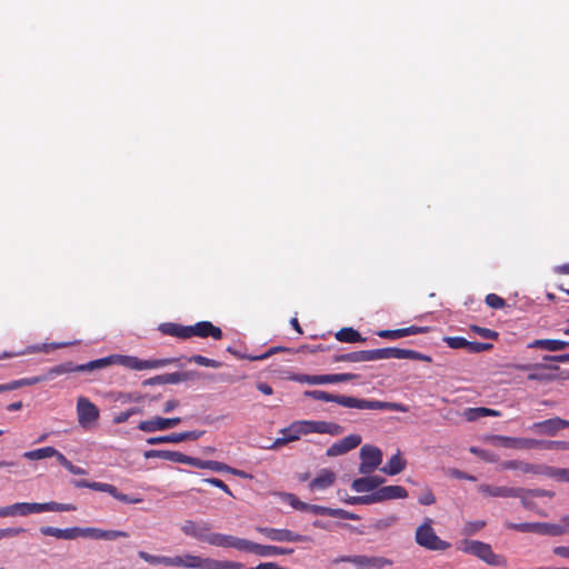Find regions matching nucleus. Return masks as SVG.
Here are the masks:
<instances>
[{"label":"nucleus","instance_id":"nucleus-1","mask_svg":"<svg viewBox=\"0 0 569 569\" xmlns=\"http://www.w3.org/2000/svg\"><path fill=\"white\" fill-rule=\"evenodd\" d=\"M303 397L325 402H336L345 408H356L360 410L409 411L407 406L399 402L360 399L350 396L333 395L323 390H307L303 392Z\"/></svg>","mask_w":569,"mask_h":569},{"label":"nucleus","instance_id":"nucleus-2","mask_svg":"<svg viewBox=\"0 0 569 569\" xmlns=\"http://www.w3.org/2000/svg\"><path fill=\"white\" fill-rule=\"evenodd\" d=\"M40 532L43 536L54 537L57 539L74 540L77 538H90L94 540H116L118 538H127L129 533L122 530H104L100 528H80L72 527L60 529L56 527H41Z\"/></svg>","mask_w":569,"mask_h":569},{"label":"nucleus","instance_id":"nucleus-3","mask_svg":"<svg viewBox=\"0 0 569 569\" xmlns=\"http://www.w3.org/2000/svg\"><path fill=\"white\" fill-rule=\"evenodd\" d=\"M211 528L212 526L208 521L184 520L181 526V531L187 537L193 538L198 541L207 542L211 546L232 548L234 536L212 532Z\"/></svg>","mask_w":569,"mask_h":569},{"label":"nucleus","instance_id":"nucleus-4","mask_svg":"<svg viewBox=\"0 0 569 569\" xmlns=\"http://www.w3.org/2000/svg\"><path fill=\"white\" fill-rule=\"evenodd\" d=\"M173 362L174 359L170 358L142 360L134 356L111 355L104 358L92 360L90 367L99 370L110 365H120L131 370H148L162 368Z\"/></svg>","mask_w":569,"mask_h":569},{"label":"nucleus","instance_id":"nucleus-5","mask_svg":"<svg viewBox=\"0 0 569 569\" xmlns=\"http://www.w3.org/2000/svg\"><path fill=\"white\" fill-rule=\"evenodd\" d=\"M432 520L430 518H426L422 525H420L416 530V542L432 551H445L450 547V543L440 539L433 528Z\"/></svg>","mask_w":569,"mask_h":569},{"label":"nucleus","instance_id":"nucleus-6","mask_svg":"<svg viewBox=\"0 0 569 569\" xmlns=\"http://www.w3.org/2000/svg\"><path fill=\"white\" fill-rule=\"evenodd\" d=\"M14 516H28L30 513H40L47 511H74L76 506L72 503L50 502H16L13 503Z\"/></svg>","mask_w":569,"mask_h":569},{"label":"nucleus","instance_id":"nucleus-7","mask_svg":"<svg viewBox=\"0 0 569 569\" xmlns=\"http://www.w3.org/2000/svg\"><path fill=\"white\" fill-rule=\"evenodd\" d=\"M232 548L240 550V551L256 553L260 557L291 555L293 552V549H291V548L260 545V543H256V542L249 541L247 539L237 538V537H234Z\"/></svg>","mask_w":569,"mask_h":569},{"label":"nucleus","instance_id":"nucleus-8","mask_svg":"<svg viewBox=\"0 0 569 569\" xmlns=\"http://www.w3.org/2000/svg\"><path fill=\"white\" fill-rule=\"evenodd\" d=\"M507 528L519 531V532H533L542 536H562L566 535V529L560 528L558 523L548 522H521L513 523L508 522Z\"/></svg>","mask_w":569,"mask_h":569},{"label":"nucleus","instance_id":"nucleus-9","mask_svg":"<svg viewBox=\"0 0 569 569\" xmlns=\"http://www.w3.org/2000/svg\"><path fill=\"white\" fill-rule=\"evenodd\" d=\"M359 376L351 372L346 373H329V375H296L292 379L300 383H307L311 386L317 385H329L340 383L357 379Z\"/></svg>","mask_w":569,"mask_h":569},{"label":"nucleus","instance_id":"nucleus-10","mask_svg":"<svg viewBox=\"0 0 569 569\" xmlns=\"http://www.w3.org/2000/svg\"><path fill=\"white\" fill-rule=\"evenodd\" d=\"M360 459L359 472L371 475L382 462V451L376 446L365 445L360 449Z\"/></svg>","mask_w":569,"mask_h":569},{"label":"nucleus","instance_id":"nucleus-11","mask_svg":"<svg viewBox=\"0 0 569 569\" xmlns=\"http://www.w3.org/2000/svg\"><path fill=\"white\" fill-rule=\"evenodd\" d=\"M465 550L490 566H500L505 562L501 556L495 553L490 545L478 540L467 542Z\"/></svg>","mask_w":569,"mask_h":569},{"label":"nucleus","instance_id":"nucleus-12","mask_svg":"<svg viewBox=\"0 0 569 569\" xmlns=\"http://www.w3.org/2000/svg\"><path fill=\"white\" fill-rule=\"evenodd\" d=\"M257 531L271 541L278 542H310L309 536L296 533L289 529H277L269 527H257Z\"/></svg>","mask_w":569,"mask_h":569},{"label":"nucleus","instance_id":"nucleus-13","mask_svg":"<svg viewBox=\"0 0 569 569\" xmlns=\"http://www.w3.org/2000/svg\"><path fill=\"white\" fill-rule=\"evenodd\" d=\"M566 428H569V420L562 419L560 417H553L535 422L530 427V430L539 436L555 437L560 430Z\"/></svg>","mask_w":569,"mask_h":569},{"label":"nucleus","instance_id":"nucleus-14","mask_svg":"<svg viewBox=\"0 0 569 569\" xmlns=\"http://www.w3.org/2000/svg\"><path fill=\"white\" fill-rule=\"evenodd\" d=\"M335 562H350L355 565L358 569H381L391 562L383 557H368V556H342L336 559Z\"/></svg>","mask_w":569,"mask_h":569},{"label":"nucleus","instance_id":"nucleus-15","mask_svg":"<svg viewBox=\"0 0 569 569\" xmlns=\"http://www.w3.org/2000/svg\"><path fill=\"white\" fill-rule=\"evenodd\" d=\"M77 415L80 426L86 427L99 418L98 407L86 397H79L77 401Z\"/></svg>","mask_w":569,"mask_h":569},{"label":"nucleus","instance_id":"nucleus-16","mask_svg":"<svg viewBox=\"0 0 569 569\" xmlns=\"http://www.w3.org/2000/svg\"><path fill=\"white\" fill-rule=\"evenodd\" d=\"M180 417H173V418H162V417H153L149 420L140 421L138 425V429L143 432H156V431H162L171 429L176 426H178L181 422Z\"/></svg>","mask_w":569,"mask_h":569},{"label":"nucleus","instance_id":"nucleus-17","mask_svg":"<svg viewBox=\"0 0 569 569\" xmlns=\"http://www.w3.org/2000/svg\"><path fill=\"white\" fill-rule=\"evenodd\" d=\"M305 425L306 435L321 433L330 436H339L343 432V427L339 423L323 420H302Z\"/></svg>","mask_w":569,"mask_h":569},{"label":"nucleus","instance_id":"nucleus-18","mask_svg":"<svg viewBox=\"0 0 569 569\" xmlns=\"http://www.w3.org/2000/svg\"><path fill=\"white\" fill-rule=\"evenodd\" d=\"M372 503L393 500V499H405L408 497V491L402 486L391 485L379 487L376 491L371 492Z\"/></svg>","mask_w":569,"mask_h":569},{"label":"nucleus","instance_id":"nucleus-19","mask_svg":"<svg viewBox=\"0 0 569 569\" xmlns=\"http://www.w3.org/2000/svg\"><path fill=\"white\" fill-rule=\"evenodd\" d=\"M493 441L505 448L538 449L539 439L495 436Z\"/></svg>","mask_w":569,"mask_h":569},{"label":"nucleus","instance_id":"nucleus-20","mask_svg":"<svg viewBox=\"0 0 569 569\" xmlns=\"http://www.w3.org/2000/svg\"><path fill=\"white\" fill-rule=\"evenodd\" d=\"M361 443L359 435H349L343 439L332 443L326 451L328 457H338L357 448Z\"/></svg>","mask_w":569,"mask_h":569},{"label":"nucleus","instance_id":"nucleus-21","mask_svg":"<svg viewBox=\"0 0 569 569\" xmlns=\"http://www.w3.org/2000/svg\"><path fill=\"white\" fill-rule=\"evenodd\" d=\"M197 336L200 338L212 337L220 340L223 337L222 330L212 325L210 321H199L193 326H189V338Z\"/></svg>","mask_w":569,"mask_h":569},{"label":"nucleus","instance_id":"nucleus-22","mask_svg":"<svg viewBox=\"0 0 569 569\" xmlns=\"http://www.w3.org/2000/svg\"><path fill=\"white\" fill-rule=\"evenodd\" d=\"M478 491L488 497H520L525 489L513 487H499L491 485H480Z\"/></svg>","mask_w":569,"mask_h":569},{"label":"nucleus","instance_id":"nucleus-23","mask_svg":"<svg viewBox=\"0 0 569 569\" xmlns=\"http://www.w3.org/2000/svg\"><path fill=\"white\" fill-rule=\"evenodd\" d=\"M91 490L107 492L110 496H112L114 499L122 501L124 503L136 505V503H140L142 501L141 498H134V497L119 492L117 487L113 485H110V483L92 481Z\"/></svg>","mask_w":569,"mask_h":569},{"label":"nucleus","instance_id":"nucleus-24","mask_svg":"<svg viewBox=\"0 0 569 569\" xmlns=\"http://www.w3.org/2000/svg\"><path fill=\"white\" fill-rule=\"evenodd\" d=\"M91 490L107 492L110 496H112L114 499L122 501L124 503L136 505V503H140L142 501L141 498H134V497L119 492L117 487L113 485H110V483L92 481Z\"/></svg>","mask_w":569,"mask_h":569},{"label":"nucleus","instance_id":"nucleus-25","mask_svg":"<svg viewBox=\"0 0 569 569\" xmlns=\"http://www.w3.org/2000/svg\"><path fill=\"white\" fill-rule=\"evenodd\" d=\"M91 361L83 365H74L73 362H63L58 366L50 368L46 373L48 379H53L57 376H61L64 373L78 372V371H94L96 368L90 367Z\"/></svg>","mask_w":569,"mask_h":569},{"label":"nucleus","instance_id":"nucleus-26","mask_svg":"<svg viewBox=\"0 0 569 569\" xmlns=\"http://www.w3.org/2000/svg\"><path fill=\"white\" fill-rule=\"evenodd\" d=\"M428 331H429L428 327L410 326L407 328L395 329V330H389V329L379 330L377 332V336L380 338H383V339L396 340V339H400V338L408 337V336L425 333Z\"/></svg>","mask_w":569,"mask_h":569},{"label":"nucleus","instance_id":"nucleus-27","mask_svg":"<svg viewBox=\"0 0 569 569\" xmlns=\"http://www.w3.org/2000/svg\"><path fill=\"white\" fill-rule=\"evenodd\" d=\"M385 479L379 476H368L355 479L351 483V489L356 492H369L376 491Z\"/></svg>","mask_w":569,"mask_h":569},{"label":"nucleus","instance_id":"nucleus-28","mask_svg":"<svg viewBox=\"0 0 569 569\" xmlns=\"http://www.w3.org/2000/svg\"><path fill=\"white\" fill-rule=\"evenodd\" d=\"M336 478L337 476L332 470L321 469L317 477L310 481L309 488L311 490H325L335 483Z\"/></svg>","mask_w":569,"mask_h":569},{"label":"nucleus","instance_id":"nucleus-29","mask_svg":"<svg viewBox=\"0 0 569 569\" xmlns=\"http://www.w3.org/2000/svg\"><path fill=\"white\" fill-rule=\"evenodd\" d=\"M502 470H520L523 473H542L541 468L537 465L525 462L521 460H506L500 463Z\"/></svg>","mask_w":569,"mask_h":569},{"label":"nucleus","instance_id":"nucleus-30","mask_svg":"<svg viewBox=\"0 0 569 569\" xmlns=\"http://www.w3.org/2000/svg\"><path fill=\"white\" fill-rule=\"evenodd\" d=\"M243 565L241 562L236 561H220L212 558H202L200 559L199 569H242Z\"/></svg>","mask_w":569,"mask_h":569},{"label":"nucleus","instance_id":"nucleus-31","mask_svg":"<svg viewBox=\"0 0 569 569\" xmlns=\"http://www.w3.org/2000/svg\"><path fill=\"white\" fill-rule=\"evenodd\" d=\"M159 330L163 335L176 337L179 339L189 338V326H182L174 322H164L159 326Z\"/></svg>","mask_w":569,"mask_h":569},{"label":"nucleus","instance_id":"nucleus-32","mask_svg":"<svg viewBox=\"0 0 569 569\" xmlns=\"http://www.w3.org/2000/svg\"><path fill=\"white\" fill-rule=\"evenodd\" d=\"M336 362H369L372 361L371 350H359L335 356Z\"/></svg>","mask_w":569,"mask_h":569},{"label":"nucleus","instance_id":"nucleus-33","mask_svg":"<svg viewBox=\"0 0 569 569\" xmlns=\"http://www.w3.org/2000/svg\"><path fill=\"white\" fill-rule=\"evenodd\" d=\"M462 415L468 421H476L483 417H500L501 412L490 408L476 407L467 408Z\"/></svg>","mask_w":569,"mask_h":569},{"label":"nucleus","instance_id":"nucleus-34","mask_svg":"<svg viewBox=\"0 0 569 569\" xmlns=\"http://www.w3.org/2000/svg\"><path fill=\"white\" fill-rule=\"evenodd\" d=\"M372 361L381 359H405V349L401 348H381L371 350Z\"/></svg>","mask_w":569,"mask_h":569},{"label":"nucleus","instance_id":"nucleus-35","mask_svg":"<svg viewBox=\"0 0 569 569\" xmlns=\"http://www.w3.org/2000/svg\"><path fill=\"white\" fill-rule=\"evenodd\" d=\"M528 348L543 349L548 351H559L567 348L563 340L557 339H537L528 345Z\"/></svg>","mask_w":569,"mask_h":569},{"label":"nucleus","instance_id":"nucleus-36","mask_svg":"<svg viewBox=\"0 0 569 569\" xmlns=\"http://www.w3.org/2000/svg\"><path fill=\"white\" fill-rule=\"evenodd\" d=\"M406 468V460L400 456V453L393 455L387 465L381 468V471L389 476H396L400 473Z\"/></svg>","mask_w":569,"mask_h":569},{"label":"nucleus","instance_id":"nucleus-37","mask_svg":"<svg viewBox=\"0 0 569 569\" xmlns=\"http://www.w3.org/2000/svg\"><path fill=\"white\" fill-rule=\"evenodd\" d=\"M280 432L287 437L289 442L297 441L301 436H306L303 421H293L289 427L281 429Z\"/></svg>","mask_w":569,"mask_h":569},{"label":"nucleus","instance_id":"nucleus-38","mask_svg":"<svg viewBox=\"0 0 569 569\" xmlns=\"http://www.w3.org/2000/svg\"><path fill=\"white\" fill-rule=\"evenodd\" d=\"M336 339L340 342H348V343H355V342H363L366 339L360 335L359 331L351 327H346L340 329L336 333Z\"/></svg>","mask_w":569,"mask_h":569},{"label":"nucleus","instance_id":"nucleus-39","mask_svg":"<svg viewBox=\"0 0 569 569\" xmlns=\"http://www.w3.org/2000/svg\"><path fill=\"white\" fill-rule=\"evenodd\" d=\"M192 467L200 468V469H209L214 472H224V470L228 469V465L216 461V460H201L199 458L192 459Z\"/></svg>","mask_w":569,"mask_h":569},{"label":"nucleus","instance_id":"nucleus-40","mask_svg":"<svg viewBox=\"0 0 569 569\" xmlns=\"http://www.w3.org/2000/svg\"><path fill=\"white\" fill-rule=\"evenodd\" d=\"M47 380H49V379H48L47 373H44L42 376L14 380L9 383H3V386L6 388V391H11V390L18 389L23 386H31V385L43 382Z\"/></svg>","mask_w":569,"mask_h":569},{"label":"nucleus","instance_id":"nucleus-41","mask_svg":"<svg viewBox=\"0 0 569 569\" xmlns=\"http://www.w3.org/2000/svg\"><path fill=\"white\" fill-rule=\"evenodd\" d=\"M118 400L122 402H144V401H157L160 399V395L158 396H149V395H138V393H119Z\"/></svg>","mask_w":569,"mask_h":569},{"label":"nucleus","instance_id":"nucleus-42","mask_svg":"<svg viewBox=\"0 0 569 569\" xmlns=\"http://www.w3.org/2000/svg\"><path fill=\"white\" fill-rule=\"evenodd\" d=\"M538 449H545V450H569V441H563V440H539Z\"/></svg>","mask_w":569,"mask_h":569},{"label":"nucleus","instance_id":"nucleus-43","mask_svg":"<svg viewBox=\"0 0 569 569\" xmlns=\"http://www.w3.org/2000/svg\"><path fill=\"white\" fill-rule=\"evenodd\" d=\"M542 473L556 478L559 481L569 482V469L546 467Z\"/></svg>","mask_w":569,"mask_h":569},{"label":"nucleus","instance_id":"nucleus-44","mask_svg":"<svg viewBox=\"0 0 569 569\" xmlns=\"http://www.w3.org/2000/svg\"><path fill=\"white\" fill-rule=\"evenodd\" d=\"M51 447H43L36 450L26 451L23 457L28 460H40L46 458H51L52 451H50Z\"/></svg>","mask_w":569,"mask_h":569},{"label":"nucleus","instance_id":"nucleus-45","mask_svg":"<svg viewBox=\"0 0 569 569\" xmlns=\"http://www.w3.org/2000/svg\"><path fill=\"white\" fill-rule=\"evenodd\" d=\"M192 459H193V457L187 456L179 451L167 450V452H166V460H169L172 462L186 463V465L191 466Z\"/></svg>","mask_w":569,"mask_h":569},{"label":"nucleus","instance_id":"nucleus-46","mask_svg":"<svg viewBox=\"0 0 569 569\" xmlns=\"http://www.w3.org/2000/svg\"><path fill=\"white\" fill-rule=\"evenodd\" d=\"M191 372L177 371L171 373H164L166 385H176L190 379Z\"/></svg>","mask_w":569,"mask_h":569},{"label":"nucleus","instance_id":"nucleus-47","mask_svg":"<svg viewBox=\"0 0 569 569\" xmlns=\"http://www.w3.org/2000/svg\"><path fill=\"white\" fill-rule=\"evenodd\" d=\"M189 362H194L199 366L203 367H210V368H220L222 363L220 361H217L214 359L207 358L201 355H194L188 359Z\"/></svg>","mask_w":569,"mask_h":569},{"label":"nucleus","instance_id":"nucleus-48","mask_svg":"<svg viewBox=\"0 0 569 569\" xmlns=\"http://www.w3.org/2000/svg\"><path fill=\"white\" fill-rule=\"evenodd\" d=\"M147 442L149 445H160V443H167V442L179 443L180 442L179 432L171 433L168 436L151 437V438L147 439Z\"/></svg>","mask_w":569,"mask_h":569},{"label":"nucleus","instance_id":"nucleus-49","mask_svg":"<svg viewBox=\"0 0 569 569\" xmlns=\"http://www.w3.org/2000/svg\"><path fill=\"white\" fill-rule=\"evenodd\" d=\"M470 330L472 332H475L476 335L480 336L481 338H485V339L496 340V339H498V336H499V333L497 331H495V330H491V329H488V328H483V327H479V326H476V325L470 326Z\"/></svg>","mask_w":569,"mask_h":569},{"label":"nucleus","instance_id":"nucleus-50","mask_svg":"<svg viewBox=\"0 0 569 569\" xmlns=\"http://www.w3.org/2000/svg\"><path fill=\"white\" fill-rule=\"evenodd\" d=\"M398 521V517L395 515H390L388 517L378 519L373 523V528L377 530H383L392 527Z\"/></svg>","mask_w":569,"mask_h":569},{"label":"nucleus","instance_id":"nucleus-51","mask_svg":"<svg viewBox=\"0 0 569 569\" xmlns=\"http://www.w3.org/2000/svg\"><path fill=\"white\" fill-rule=\"evenodd\" d=\"M485 301L492 309H502L506 306L505 299L496 293L487 295Z\"/></svg>","mask_w":569,"mask_h":569},{"label":"nucleus","instance_id":"nucleus-52","mask_svg":"<svg viewBox=\"0 0 569 569\" xmlns=\"http://www.w3.org/2000/svg\"><path fill=\"white\" fill-rule=\"evenodd\" d=\"M286 501L296 510H299V511L309 510V503L299 500L293 493H287Z\"/></svg>","mask_w":569,"mask_h":569},{"label":"nucleus","instance_id":"nucleus-53","mask_svg":"<svg viewBox=\"0 0 569 569\" xmlns=\"http://www.w3.org/2000/svg\"><path fill=\"white\" fill-rule=\"evenodd\" d=\"M443 341L452 349H466L468 345L463 337H446Z\"/></svg>","mask_w":569,"mask_h":569},{"label":"nucleus","instance_id":"nucleus-54","mask_svg":"<svg viewBox=\"0 0 569 569\" xmlns=\"http://www.w3.org/2000/svg\"><path fill=\"white\" fill-rule=\"evenodd\" d=\"M329 516L330 517H336V518H340V519H345V520H358L359 517L352 512H349L347 510H343V509H332L330 508V512H329Z\"/></svg>","mask_w":569,"mask_h":569},{"label":"nucleus","instance_id":"nucleus-55","mask_svg":"<svg viewBox=\"0 0 569 569\" xmlns=\"http://www.w3.org/2000/svg\"><path fill=\"white\" fill-rule=\"evenodd\" d=\"M138 556L150 565H163L164 556H154L146 551H139Z\"/></svg>","mask_w":569,"mask_h":569},{"label":"nucleus","instance_id":"nucleus-56","mask_svg":"<svg viewBox=\"0 0 569 569\" xmlns=\"http://www.w3.org/2000/svg\"><path fill=\"white\" fill-rule=\"evenodd\" d=\"M287 350L288 349L283 348V347H272L267 352H264L260 356H250V357H248V359L251 361L264 360L279 351H287Z\"/></svg>","mask_w":569,"mask_h":569},{"label":"nucleus","instance_id":"nucleus-57","mask_svg":"<svg viewBox=\"0 0 569 569\" xmlns=\"http://www.w3.org/2000/svg\"><path fill=\"white\" fill-rule=\"evenodd\" d=\"M163 566L184 567V556H176V557L164 556Z\"/></svg>","mask_w":569,"mask_h":569},{"label":"nucleus","instance_id":"nucleus-58","mask_svg":"<svg viewBox=\"0 0 569 569\" xmlns=\"http://www.w3.org/2000/svg\"><path fill=\"white\" fill-rule=\"evenodd\" d=\"M24 531H26V529L21 528V527L0 529V540L4 539V538H12V537L19 536L20 533H22Z\"/></svg>","mask_w":569,"mask_h":569},{"label":"nucleus","instance_id":"nucleus-59","mask_svg":"<svg viewBox=\"0 0 569 569\" xmlns=\"http://www.w3.org/2000/svg\"><path fill=\"white\" fill-rule=\"evenodd\" d=\"M203 481L209 483V485H211V486H213V487H217V488L221 489L222 491H224L229 496H232L231 490L229 489V487L222 480H220L218 478H207Z\"/></svg>","mask_w":569,"mask_h":569},{"label":"nucleus","instance_id":"nucleus-60","mask_svg":"<svg viewBox=\"0 0 569 569\" xmlns=\"http://www.w3.org/2000/svg\"><path fill=\"white\" fill-rule=\"evenodd\" d=\"M200 556L184 555V567L190 569H199Z\"/></svg>","mask_w":569,"mask_h":569},{"label":"nucleus","instance_id":"nucleus-61","mask_svg":"<svg viewBox=\"0 0 569 569\" xmlns=\"http://www.w3.org/2000/svg\"><path fill=\"white\" fill-rule=\"evenodd\" d=\"M418 501L420 505L430 506V505L435 503L436 497L431 490H426L423 493L420 495V497L418 498Z\"/></svg>","mask_w":569,"mask_h":569},{"label":"nucleus","instance_id":"nucleus-62","mask_svg":"<svg viewBox=\"0 0 569 569\" xmlns=\"http://www.w3.org/2000/svg\"><path fill=\"white\" fill-rule=\"evenodd\" d=\"M203 435V431H184L179 432L180 442L187 441V440H197Z\"/></svg>","mask_w":569,"mask_h":569},{"label":"nucleus","instance_id":"nucleus-63","mask_svg":"<svg viewBox=\"0 0 569 569\" xmlns=\"http://www.w3.org/2000/svg\"><path fill=\"white\" fill-rule=\"evenodd\" d=\"M203 435V431H184L179 432L180 442L187 441V440H197Z\"/></svg>","mask_w":569,"mask_h":569},{"label":"nucleus","instance_id":"nucleus-64","mask_svg":"<svg viewBox=\"0 0 569 569\" xmlns=\"http://www.w3.org/2000/svg\"><path fill=\"white\" fill-rule=\"evenodd\" d=\"M350 505H371V495L351 497L348 501Z\"/></svg>","mask_w":569,"mask_h":569}]
</instances>
